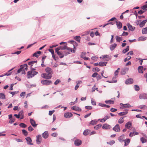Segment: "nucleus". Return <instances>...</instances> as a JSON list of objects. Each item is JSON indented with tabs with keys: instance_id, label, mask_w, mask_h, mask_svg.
<instances>
[{
	"instance_id": "1",
	"label": "nucleus",
	"mask_w": 147,
	"mask_h": 147,
	"mask_svg": "<svg viewBox=\"0 0 147 147\" xmlns=\"http://www.w3.org/2000/svg\"><path fill=\"white\" fill-rule=\"evenodd\" d=\"M45 71L47 73H43L41 74L42 77L47 79H50L53 74V70L51 68L47 67L45 68Z\"/></svg>"
},
{
	"instance_id": "2",
	"label": "nucleus",
	"mask_w": 147,
	"mask_h": 147,
	"mask_svg": "<svg viewBox=\"0 0 147 147\" xmlns=\"http://www.w3.org/2000/svg\"><path fill=\"white\" fill-rule=\"evenodd\" d=\"M28 69V65L27 64H24L21 65V67L17 71V73H19L21 72V74H26L25 70H27Z\"/></svg>"
},
{
	"instance_id": "3",
	"label": "nucleus",
	"mask_w": 147,
	"mask_h": 147,
	"mask_svg": "<svg viewBox=\"0 0 147 147\" xmlns=\"http://www.w3.org/2000/svg\"><path fill=\"white\" fill-rule=\"evenodd\" d=\"M37 74L38 72L36 71H29L27 73V78H32L34 76L36 75Z\"/></svg>"
},
{
	"instance_id": "4",
	"label": "nucleus",
	"mask_w": 147,
	"mask_h": 147,
	"mask_svg": "<svg viewBox=\"0 0 147 147\" xmlns=\"http://www.w3.org/2000/svg\"><path fill=\"white\" fill-rule=\"evenodd\" d=\"M41 83L44 85H48L52 84V82L50 80H43L41 81Z\"/></svg>"
},
{
	"instance_id": "5",
	"label": "nucleus",
	"mask_w": 147,
	"mask_h": 147,
	"mask_svg": "<svg viewBox=\"0 0 147 147\" xmlns=\"http://www.w3.org/2000/svg\"><path fill=\"white\" fill-rule=\"evenodd\" d=\"M113 130L115 132H119L120 131L119 125L118 124H116L113 128Z\"/></svg>"
},
{
	"instance_id": "6",
	"label": "nucleus",
	"mask_w": 147,
	"mask_h": 147,
	"mask_svg": "<svg viewBox=\"0 0 147 147\" xmlns=\"http://www.w3.org/2000/svg\"><path fill=\"white\" fill-rule=\"evenodd\" d=\"M120 105L122 106L121 107L122 108V109L132 107V106L129 105V103L123 104L121 103H120Z\"/></svg>"
},
{
	"instance_id": "7",
	"label": "nucleus",
	"mask_w": 147,
	"mask_h": 147,
	"mask_svg": "<svg viewBox=\"0 0 147 147\" xmlns=\"http://www.w3.org/2000/svg\"><path fill=\"white\" fill-rule=\"evenodd\" d=\"M42 141V137L40 135H38L36 136V143L37 144H39Z\"/></svg>"
},
{
	"instance_id": "8",
	"label": "nucleus",
	"mask_w": 147,
	"mask_h": 147,
	"mask_svg": "<svg viewBox=\"0 0 147 147\" xmlns=\"http://www.w3.org/2000/svg\"><path fill=\"white\" fill-rule=\"evenodd\" d=\"M139 98L141 99H147V94H141L139 95Z\"/></svg>"
},
{
	"instance_id": "9",
	"label": "nucleus",
	"mask_w": 147,
	"mask_h": 147,
	"mask_svg": "<svg viewBox=\"0 0 147 147\" xmlns=\"http://www.w3.org/2000/svg\"><path fill=\"white\" fill-rule=\"evenodd\" d=\"M25 139L26 140L27 143L29 145H33V144L32 143V140L31 138L30 137H27L25 138Z\"/></svg>"
},
{
	"instance_id": "10",
	"label": "nucleus",
	"mask_w": 147,
	"mask_h": 147,
	"mask_svg": "<svg viewBox=\"0 0 147 147\" xmlns=\"http://www.w3.org/2000/svg\"><path fill=\"white\" fill-rule=\"evenodd\" d=\"M133 82V79L131 78H129L126 80L125 83L127 84H132Z\"/></svg>"
},
{
	"instance_id": "11",
	"label": "nucleus",
	"mask_w": 147,
	"mask_h": 147,
	"mask_svg": "<svg viewBox=\"0 0 147 147\" xmlns=\"http://www.w3.org/2000/svg\"><path fill=\"white\" fill-rule=\"evenodd\" d=\"M72 114L71 113H66L64 114V117L66 118H69L72 116Z\"/></svg>"
},
{
	"instance_id": "12",
	"label": "nucleus",
	"mask_w": 147,
	"mask_h": 147,
	"mask_svg": "<svg viewBox=\"0 0 147 147\" xmlns=\"http://www.w3.org/2000/svg\"><path fill=\"white\" fill-rule=\"evenodd\" d=\"M82 143L81 140H80L77 139L76 140L74 141L75 145L77 146H79Z\"/></svg>"
},
{
	"instance_id": "13",
	"label": "nucleus",
	"mask_w": 147,
	"mask_h": 147,
	"mask_svg": "<svg viewBox=\"0 0 147 147\" xmlns=\"http://www.w3.org/2000/svg\"><path fill=\"white\" fill-rule=\"evenodd\" d=\"M132 125V123L130 121L127 122L125 125V127L127 129L130 128Z\"/></svg>"
},
{
	"instance_id": "14",
	"label": "nucleus",
	"mask_w": 147,
	"mask_h": 147,
	"mask_svg": "<svg viewBox=\"0 0 147 147\" xmlns=\"http://www.w3.org/2000/svg\"><path fill=\"white\" fill-rule=\"evenodd\" d=\"M30 122L32 126L34 127H36L37 125V124L36 123L35 121L33 119H30Z\"/></svg>"
},
{
	"instance_id": "15",
	"label": "nucleus",
	"mask_w": 147,
	"mask_h": 147,
	"mask_svg": "<svg viewBox=\"0 0 147 147\" xmlns=\"http://www.w3.org/2000/svg\"><path fill=\"white\" fill-rule=\"evenodd\" d=\"M42 137L45 139L47 138L49 136L48 131H45L42 134Z\"/></svg>"
},
{
	"instance_id": "16",
	"label": "nucleus",
	"mask_w": 147,
	"mask_h": 147,
	"mask_svg": "<svg viewBox=\"0 0 147 147\" xmlns=\"http://www.w3.org/2000/svg\"><path fill=\"white\" fill-rule=\"evenodd\" d=\"M102 128L104 129H109L111 128V127L109 125L106 123L103 125Z\"/></svg>"
},
{
	"instance_id": "17",
	"label": "nucleus",
	"mask_w": 147,
	"mask_h": 147,
	"mask_svg": "<svg viewBox=\"0 0 147 147\" xmlns=\"http://www.w3.org/2000/svg\"><path fill=\"white\" fill-rule=\"evenodd\" d=\"M71 109L79 111H80L82 110L80 108L76 106L72 107Z\"/></svg>"
},
{
	"instance_id": "18",
	"label": "nucleus",
	"mask_w": 147,
	"mask_h": 147,
	"mask_svg": "<svg viewBox=\"0 0 147 147\" xmlns=\"http://www.w3.org/2000/svg\"><path fill=\"white\" fill-rule=\"evenodd\" d=\"M127 26L129 30L131 31H133L135 28V27H133L132 26L130 25L129 23L127 24Z\"/></svg>"
},
{
	"instance_id": "19",
	"label": "nucleus",
	"mask_w": 147,
	"mask_h": 147,
	"mask_svg": "<svg viewBox=\"0 0 147 147\" xmlns=\"http://www.w3.org/2000/svg\"><path fill=\"white\" fill-rule=\"evenodd\" d=\"M147 22V19L143 20L140 23L139 26L140 27H142L145 25L146 23Z\"/></svg>"
},
{
	"instance_id": "20",
	"label": "nucleus",
	"mask_w": 147,
	"mask_h": 147,
	"mask_svg": "<svg viewBox=\"0 0 147 147\" xmlns=\"http://www.w3.org/2000/svg\"><path fill=\"white\" fill-rule=\"evenodd\" d=\"M57 53L60 58H62L64 57L63 53L62 51H60L59 52H57Z\"/></svg>"
},
{
	"instance_id": "21",
	"label": "nucleus",
	"mask_w": 147,
	"mask_h": 147,
	"mask_svg": "<svg viewBox=\"0 0 147 147\" xmlns=\"http://www.w3.org/2000/svg\"><path fill=\"white\" fill-rule=\"evenodd\" d=\"M117 27L118 29H120L122 27V24L120 22H116Z\"/></svg>"
},
{
	"instance_id": "22",
	"label": "nucleus",
	"mask_w": 147,
	"mask_h": 147,
	"mask_svg": "<svg viewBox=\"0 0 147 147\" xmlns=\"http://www.w3.org/2000/svg\"><path fill=\"white\" fill-rule=\"evenodd\" d=\"M143 67L142 66H139L138 69V72L142 74L143 73Z\"/></svg>"
},
{
	"instance_id": "23",
	"label": "nucleus",
	"mask_w": 147,
	"mask_h": 147,
	"mask_svg": "<svg viewBox=\"0 0 147 147\" xmlns=\"http://www.w3.org/2000/svg\"><path fill=\"white\" fill-rule=\"evenodd\" d=\"M124 142L125 143L124 146H126L128 145L130 143V140L129 139L127 138L125 140Z\"/></svg>"
},
{
	"instance_id": "24",
	"label": "nucleus",
	"mask_w": 147,
	"mask_h": 147,
	"mask_svg": "<svg viewBox=\"0 0 147 147\" xmlns=\"http://www.w3.org/2000/svg\"><path fill=\"white\" fill-rule=\"evenodd\" d=\"M123 135H122L119 137L118 140L119 141L121 142H123L124 141V137Z\"/></svg>"
},
{
	"instance_id": "25",
	"label": "nucleus",
	"mask_w": 147,
	"mask_h": 147,
	"mask_svg": "<svg viewBox=\"0 0 147 147\" xmlns=\"http://www.w3.org/2000/svg\"><path fill=\"white\" fill-rule=\"evenodd\" d=\"M107 63V62L100 61L99 63V65L100 66H106Z\"/></svg>"
},
{
	"instance_id": "26",
	"label": "nucleus",
	"mask_w": 147,
	"mask_h": 147,
	"mask_svg": "<svg viewBox=\"0 0 147 147\" xmlns=\"http://www.w3.org/2000/svg\"><path fill=\"white\" fill-rule=\"evenodd\" d=\"M117 45L116 44L114 43L110 46V49L111 51L113 50L116 47Z\"/></svg>"
},
{
	"instance_id": "27",
	"label": "nucleus",
	"mask_w": 147,
	"mask_h": 147,
	"mask_svg": "<svg viewBox=\"0 0 147 147\" xmlns=\"http://www.w3.org/2000/svg\"><path fill=\"white\" fill-rule=\"evenodd\" d=\"M116 41L117 42H119L122 40V38L121 37H120L118 36H115Z\"/></svg>"
},
{
	"instance_id": "28",
	"label": "nucleus",
	"mask_w": 147,
	"mask_h": 147,
	"mask_svg": "<svg viewBox=\"0 0 147 147\" xmlns=\"http://www.w3.org/2000/svg\"><path fill=\"white\" fill-rule=\"evenodd\" d=\"M105 102L107 104H113L114 103V101L111 100H105Z\"/></svg>"
},
{
	"instance_id": "29",
	"label": "nucleus",
	"mask_w": 147,
	"mask_h": 147,
	"mask_svg": "<svg viewBox=\"0 0 147 147\" xmlns=\"http://www.w3.org/2000/svg\"><path fill=\"white\" fill-rule=\"evenodd\" d=\"M97 121L96 120H92L90 122V124L92 125H95L97 123Z\"/></svg>"
},
{
	"instance_id": "30",
	"label": "nucleus",
	"mask_w": 147,
	"mask_h": 147,
	"mask_svg": "<svg viewBox=\"0 0 147 147\" xmlns=\"http://www.w3.org/2000/svg\"><path fill=\"white\" fill-rule=\"evenodd\" d=\"M129 46H127L125 49H124L122 51V53L123 54H125L127 52L129 51Z\"/></svg>"
},
{
	"instance_id": "31",
	"label": "nucleus",
	"mask_w": 147,
	"mask_h": 147,
	"mask_svg": "<svg viewBox=\"0 0 147 147\" xmlns=\"http://www.w3.org/2000/svg\"><path fill=\"white\" fill-rule=\"evenodd\" d=\"M146 37L144 36H141L139 37L138 38L139 41H144L146 39Z\"/></svg>"
},
{
	"instance_id": "32",
	"label": "nucleus",
	"mask_w": 147,
	"mask_h": 147,
	"mask_svg": "<svg viewBox=\"0 0 147 147\" xmlns=\"http://www.w3.org/2000/svg\"><path fill=\"white\" fill-rule=\"evenodd\" d=\"M124 120L123 119V117H121L118 120V123L119 124H121L123 123Z\"/></svg>"
},
{
	"instance_id": "33",
	"label": "nucleus",
	"mask_w": 147,
	"mask_h": 147,
	"mask_svg": "<svg viewBox=\"0 0 147 147\" xmlns=\"http://www.w3.org/2000/svg\"><path fill=\"white\" fill-rule=\"evenodd\" d=\"M0 98L2 99H5V95L3 93H0Z\"/></svg>"
},
{
	"instance_id": "34",
	"label": "nucleus",
	"mask_w": 147,
	"mask_h": 147,
	"mask_svg": "<svg viewBox=\"0 0 147 147\" xmlns=\"http://www.w3.org/2000/svg\"><path fill=\"white\" fill-rule=\"evenodd\" d=\"M128 113L127 111H125L124 112H121L118 113V115L120 116H122L126 115Z\"/></svg>"
},
{
	"instance_id": "35",
	"label": "nucleus",
	"mask_w": 147,
	"mask_h": 147,
	"mask_svg": "<svg viewBox=\"0 0 147 147\" xmlns=\"http://www.w3.org/2000/svg\"><path fill=\"white\" fill-rule=\"evenodd\" d=\"M74 39L78 42H80L81 37L79 36H76L74 37Z\"/></svg>"
},
{
	"instance_id": "36",
	"label": "nucleus",
	"mask_w": 147,
	"mask_h": 147,
	"mask_svg": "<svg viewBox=\"0 0 147 147\" xmlns=\"http://www.w3.org/2000/svg\"><path fill=\"white\" fill-rule=\"evenodd\" d=\"M127 69H123L121 70V73L122 75H124L126 73V71H127Z\"/></svg>"
},
{
	"instance_id": "37",
	"label": "nucleus",
	"mask_w": 147,
	"mask_h": 147,
	"mask_svg": "<svg viewBox=\"0 0 147 147\" xmlns=\"http://www.w3.org/2000/svg\"><path fill=\"white\" fill-rule=\"evenodd\" d=\"M102 126V125L101 124H99L94 127V128L96 129L97 130L100 128Z\"/></svg>"
},
{
	"instance_id": "38",
	"label": "nucleus",
	"mask_w": 147,
	"mask_h": 147,
	"mask_svg": "<svg viewBox=\"0 0 147 147\" xmlns=\"http://www.w3.org/2000/svg\"><path fill=\"white\" fill-rule=\"evenodd\" d=\"M142 32L143 34H147V27L143 28Z\"/></svg>"
},
{
	"instance_id": "39",
	"label": "nucleus",
	"mask_w": 147,
	"mask_h": 147,
	"mask_svg": "<svg viewBox=\"0 0 147 147\" xmlns=\"http://www.w3.org/2000/svg\"><path fill=\"white\" fill-rule=\"evenodd\" d=\"M140 140L142 143H145L147 142V140L144 137H142L140 138Z\"/></svg>"
},
{
	"instance_id": "40",
	"label": "nucleus",
	"mask_w": 147,
	"mask_h": 147,
	"mask_svg": "<svg viewBox=\"0 0 147 147\" xmlns=\"http://www.w3.org/2000/svg\"><path fill=\"white\" fill-rule=\"evenodd\" d=\"M46 56H45V57H42V63L41 64V65L42 67H44L45 66V65L44 64V60H43V59H45L46 58Z\"/></svg>"
},
{
	"instance_id": "41",
	"label": "nucleus",
	"mask_w": 147,
	"mask_h": 147,
	"mask_svg": "<svg viewBox=\"0 0 147 147\" xmlns=\"http://www.w3.org/2000/svg\"><path fill=\"white\" fill-rule=\"evenodd\" d=\"M37 62V61H32L28 63V64L29 65H31V66H32L33 64H34L35 63H36Z\"/></svg>"
},
{
	"instance_id": "42",
	"label": "nucleus",
	"mask_w": 147,
	"mask_h": 147,
	"mask_svg": "<svg viewBox=\"0 0 147 147\" xmlns=\"http://www.w3.org/2000/svg\"><path fill=\"white\" fill-rule=\"evenodd\" d=\"M67 45H66L64 46H60L59 47L60 50H65L67 48Z\"/></svg>"
},
{
	"instance_id": "43",
	"label": "nucleus",
	"mask_w": 147,
	"mask_h": 147,
	"mask_svg": "<svg viewBox=\"0 0 147 147\" xmlns=\"http://www.w3.org/2000/svg\"><path fill=\"white\" fill-rule=\"evenodd\" d=\"M115 143V141L114 140H111L109 142H107V143L110 145H112Z\"/></svg>"
},
{
	"instance_id": "44",
	"label": "nucleus",
	"mask_w": 147,
	"mask_h": 147,
	"mask_svg": "<svg viewBox=\"0 0 147 147\" xmlns=\"http://www.w3.org/2000/svg\"><path fill=\"white\" fill-rule=\"evenodd\" d=\"M135 90L136 91H138L140 90V88L139 86L137 85H135L134 86Z\"/></svg>"
},
{
	"instance_id": "45",
	"label": "nucleus",
	"mask_w": 147,
	"mask_h": 147,
	"mask_svg": "<svg viewBox=\"0 0 147 147\" xmlns=\"http://www.w3.org/2000/svg\"><path fill=\"white\" fill-rule=\"evenodd\" d=\"M20 127H22V128H25L27 125L23 123H21L20 124Z\"/></svg>"
},
{
	"instance_id": "46",
	"label": "nucleus",
	"mask_w": 147,
	"mask_h": 147,
	"mask_svg": "<svg viewBox=\"0 0 147 147\" xmlns=\"http://www.w3.org/2000/svg\"><path fill=\"white\" fill-rule=\"evenodd\" d=\"M88 129L85 130L83 132V134L85 136H87L88 134Z\"/></svg>"
},
{
	"instance_id": "47",
	"label": "nucleus",
	"mask_w": 147,
	"mask_h": 147,
	"mask_svg": "<svg viewBox=\"0 0 147 147\" xmlns=\"http://www.w3.org/2000/svg\"><path fill=\"white\" fill-rule=\"evenodd\" d=\"M23 134L25 136H26L28 135V132L25 129L22 130Z\"/></svg>"
},
{
	"instance_id": "48",
	"label": "nucleus",
	"mask_w": 147,
	"mask_h": 147,
	"mask_svg": "<svg viewBox=\"0 0 147 147\" xmlns=\"http://www.w3.org/2000/svg\"><path fill=\"white\" fill-rule=\"evenodd\" d=\"M129 34V33L127 32H126L124 31L121 35V36H127Z\"/></svg>"
},
{
	"instance_id": "49",
	"label": "nucleus",
	"mask_w": 147,
	"mask_h": 147,
	"mask_svg": "<svg viewBox=\"0 0 147 147\" xmlns=\"http://www.w3.org/2000/svg\"><path fill=\"white\" fill-rule=\"evenodd\" d=\"M9 93L11 94L12 95V96L15 94H17L18 92V91H15V92H9Z\"/></svg>"
},
{
	"instance_id": "50",
	"label": "nucleus",
	"mask_w": 147,
	"mask_h": 147,
	"mask_svg": "<svg viewBox=\"0 0 147 147\" xmlns=\"http://www.w3.org/2000/svg\"><path fill=\"white\" fill-rule=\"evenodd\" d=\"M91 103L92 104L94 105H96V102L94 100L93 98L91 99Z\"/></svg>"
},
{
	"instance_id": "51",
	"label": "nucleus",
	"mask_w": 147,
	"mask_h": 147,
	"mask_svg": "<svg viewBox=\"0 0 147 147\" xmlns=\"http://www.w3.org/2000/svg\"><path fill=\"white\" fill-rule=\"evenodd\" d=\"M85 108L86 109L91 110L92 109V106H85Z\"/></svg>"
},
{
	"instance_id": "52",
	"label": "nucleus",
	"mask_w": 147,
	"mask_h": 147,
	"mask_svg": "<svg viewBox=\"0 0 147 147\" xmlns=\"http://www.w3.org/2000/svg\"><path fill=\"white\" fill-rule=\"evenodd\" d=\"M61 82L60 80L59 79L57 80L56 81L54 82V84L55 85H57L58 84V83Z\"/></svg>"
},
{
	"instance_id": "53",
	"label": "nucleus",
	"mask_w": 147,
	"mask_h": 147,
	"mask_svg": "<svg viewBox=\"0 0 147 147\" xmlns=\"http://www.w3.org/2000/svg\"><path fill=\"white\" fill-rule=\"evenodd\" d=\"M86 53L85 52H82L81 55L80 57L81 58H83L84 57V56L86 54Z\"/></svg>"
},
{
	"instance_id": "54",
	"label": "nucleus",
	"mask_w": 147,
	"mask_h": 147,
	"mask_svg": "<svg viewBox=\"0 0 147 147\" xmlns=\"http://www.w3.org/2000/svg\"><path fill=\"white\" fill-rule=\"evenodd\" d=\"M15 118H12V119H10L9 121V123H12L15 121Z\"/></svg>"
},
{
	"instance_id": "55",
	"label": "nucleus",
	"mask_w": 147,
	"mask_h": 147,
	"mask_svg": "<svg viewBox=\"0 0 147 147\" xmlns=\"http://www.w3.org/2000/svg\"><path fill=\"white\" fill-rule=\"evenodd\" d=\"M14 68H12L9 71H8V72L7 73V75H8V76H10V75H11V72L10 71L11 70H13Z\"/></svg>"
},
{
	"instance_id": "56",
	"label": "nucleus",
	"mask_w": 147,
	"mask_h": 147,
	"mask_svg": "<svg viewBox=\"0 0 147 147\" xmlns=\"http://www.w3.org/2000/svg\"><path fill=\"white\" fill-rule=\"evenodd\" d=\"M131 58V57L130 56H128L126 58H125L124 60V61L125 62H126L127 61L129 60Z\"/></svg>"
},
{
	"instance_id": "57",
	"label": "nucleus",
	"mask_w": 147,
	"mask_h": 147,
	"mask_svg": "<svg viewBox=\"0 0 147 147\" xmlns=\"http://www.w3.org/2000/svg\"><path fill=\"white\" fill-rule=\"evenodd\" d=\"M28 129L29 131H31L33 130L34 129L31 126H30L28 127Z\"/></svg>"
},
{
	"instance_id": "58",
	"label": "nucleus",
	"mask_w": 147,
	"mask_h": 147,
	"mask_svg": "<svg viewBox=\"0 0 147 147\" xmlns=\"http://www.w3.org/2000/svg\"><path fill=\"white\" fill-rule=\"evenodd\" d=\"M108 55H104L101 56L100 57V58L104 59L105 58H107L108 57Z\"/></svg>"
},
{
	"instance_id": "59",
	"label": "nucleus",
	"mask_w": 147,
	"mask_h": 147,
	"mask_svg": "<svg viewBox=\"0 0 147 147\" xmlns=\"http://www.w3.org/2000/svg\"><path fill=\"white\" fill-rule=\"evenodd\" d=\"M21 51H18L17 52H15L14 53H12V54H17L19 55L21 53Z\"/></svg>"
},
{
	"instance_id": "60",
	"label": "nucleus",
	"mask_w": 147,
	"mask_h": 147,
	"mask_svg": "<svg viewBox=\"0 0 147 147\" xmlns=\"http://www.w3.org/2000/svg\"><path fill=\"white\" fill-rule=\"evenodd\" d=\"M134 132L132 131L130 132L129 135V136L130 137H132L134 136Z\"/></svg>"
},
{
	"instance_id": "61",
	"label": "nucleus",
	"mask_w": 147,
	"mask_h": 147,
	"mask_svg": "<svg viewBox=\"0 0 147 147\" xmlns=\"http://www.w3.org/2000/svg\"><path fill=\"white\" fill-rule=\"evenodd\" d=\"M110 110L111 112H115L117 110V109H116L111 108L110 109Z\"/></svg>"
},
{
	"instance_id": "62",
	"label": "nucleus",
	"mask_w": 147,
	"mask_h": 147,
	"mask_svg": "<svg viewBox=\"0 0 147 147\" xmlns=\"http://www.w3.org/2000/svg\"><path fill=\"white\" fill-rule=\"evenodd\" d=\"M63 54H64V55L65 56H66L67 55L69 54L70 53L69 52H66L65 51H64L63 52Z\"/></svg>"
},
{
	"instance_id": "63",
	"label": "nucleus",
	"mask_w": 147,
	"mask_h": 147,
	"mask_svg": "<svg viewBox=\"0 0 147 147\" xmlns=\"http://www.w3.org/2000/svg\"><path fill=\"white\" fill-rule=\"evenodd\" d=\"M58 134L56 133H54L51 134V136L53 137H55L57 136Z\"/></svg>"
},
{
	"instance_id": "64",
	"label": "nucleus",
	"mask_w": 147,
	"mask_h": 147,
	"mask_svg": "<svg viewBox=\"0 0 147 147\" xmlns=\"http://www.w3.org/2000/svg\"><path fill=\"white\" fill-rule=\"evenodd\" d=\"M147 8V4L145 5H144L142 6V9L143 10H144L145 9L146 10Z\"/></svg>"
}]
</instances>
